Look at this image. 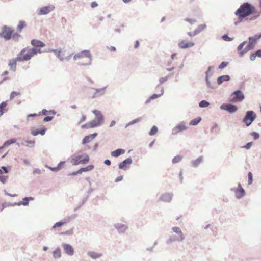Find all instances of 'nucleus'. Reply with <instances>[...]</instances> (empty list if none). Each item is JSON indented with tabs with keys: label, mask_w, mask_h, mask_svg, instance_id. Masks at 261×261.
Segmentation results:
<instances>
[{
	"label": "nucleus",
	"mask_w": 261,
	"mask_h": 261,
	"mask_svg": "<svg viewBox=\"0 0 261 261\" xmlns=\"http://www.w3.org/2000/svg\"><path fill=\"white\" fill-rule=\"evenodd\" d=\"M256 12V9L253 6L248 3H243L235 12V15L238 16L239 20L234 22L235 25H238L244 18Z\"/></svg>",
	"instance_id": "nucleus-1"
},
{
	"label": "nucleus",
	"mask_w": 261,
	"mask_h": 261,
	"mask_svg": "<svg viewBox=\"0 0 261 261\" xmlns=\"http://www.w3.org/2000/svg\"><path fill=\"white\" fill-rule=\"evenodd\" d=\"M38 53H41L40 49L35 48H24L18 54L17 60H18L19 61L29 60Z\"/></svg>",
	"instance_id": "nucleus-2"
},
{
	"label": "nucleus",
	"mask_w": 261,
	"mask_h": 261,
	"mask_svg": "<svg viewBox=\"0 0 261 261\" xmlns=\"http://www.w3.org/2000/svg\"><path fill=\"white\" fill-rule=\"evenodd\" d=\"M73 58L75 60H80L81 65H86L90 64L91 55L89 51L84 50L75 55Z\"/></svg>",
	"instance_id": "nucleus-3"
},
{
	"label": "nucleus",
	"mask_w": 261,
	"mask_h": 261,
	"mask_svg": "<svg viewBox=\"0 0 261 261\" xmlns=\"http://www.w3.org/2000/svg\"><path fill=\"white\" fill-rule=\"evenodd\" d=\"M0 36L7 40L10 39L11 38L18 39L20 37L18 33L15 32L13 30L7 26H4L2 28Z\"/></svg>",
	"instance_id": "nucleus-4"
},
{
	"label": "nucleus",
	"mask_w": 261,
	"mask_h": 261,
	"mask_svg": "<svg viewBox=\"0 0 261 261\" xmlns=\"http://www.w3.org/2000/svg\"><path fill=\"white\" fill-rule=\"evenodd\" d=\"M89 160V156L87 154L84 153L82 155L73 157L71 159V163L73 165L85 164L88 163Z\"/></svg>",
	"instance_id": "nucleus-5"
},
{
	"label": "nucleus",
	"mask_w": 261,
	"mask_h": 261,
	"mask_svg": "<svg viewBox=\"0 0 261 261\" xmlns=\"http://www.w3.org/2000/svg\"><path fill=\"white\" fill-rule=\"evenodd\" d=\"M261 38V34L256 35L254 37L249 38V43L245 49L241 53V55H243L244 53L252 49L256 42Z\"/></svg>",
	"instance_id": "nucleus-6"
},
{
	"label": "nucleus",
	"mask_w": 261,
	"mask_h": 261,
	"mask_svg": "<svg viewBox=\"0 0 261 261\" xmlns=\"http://www.w3.org/2000/svg\"><path fill=\"white\" fill-rule=\"evenodd\" d=\"M93 113L95 114L96 119L89 122L91 126H92V127L94 128L99 126L102 124L103 121V116L99 111L96 110H93Z\"/></svg>",
	"instance_id": "nucleus-7"
},
{
	"label": "nucleus",
	"mask_w": 261,
	"mask_h": 261,
	"mask_svg": "<svg viewBox=\"0 0 261 261\" xmlns=\"http://www.w3.org/2000/svg\"><path fill=\"white\" fill-rule=\"evenodd\" d=\"M256 115L253 111H249L243 119V122L245 123L246 126H249L252 122L255 119Z\"/></svg>",
	"instance_id": "nucleus-8"
},
{
	"label": "nucleus",
	"mask_w": 261,
	"mask_h": 261,
	"mask_svg": "<svg viewBox=\"0 0 261 261\" xmlns=\"http://www.w3.org/2000/svg\"><path fill=\"white\" fill-rule=\"evenodd\" d=\"M244 98V96L240 90L234 92L230 96V101L231 102L241 101Z\"/></svg>",
	"instance_id": "nucleus-9"
},
{
	"label": "nucleus",
	"mask_w": 261,
	"mask_h": 261,
	"mask_svg": "<svg viewBox=\"0 0 261 261\" xmlns=\"http://www.w3.org/2000/svg\"><path fill=\"white\" fill-rule=\"evenodd\" d=\"M195 45V43L193 41L188 39H184L179 42L178 46L181 49H186L188 48L192 47Z\"/></svg>",
	"instance_id": "nucleus-10"
},
{
	"label": "nucleus",
	"mask_w": 261,
	"mask_h": 261,
	"mask_svg": "<svg viewBox=\"0 0 261 261\" xmlns=\"http://www.w3.org/2000/svg\"><path fill=\"white\" fill-rule=\"evenodd\" d=\"M54 51L61 60H68L71 57L69 53L66 50H54Z\"/></svg>",
	"instance_id": "nucleus-11"
},
{
	"label": "nucleus",
	"mask_w": 261,
	"mask_h": 261,
	"mask_svg": "<svg viewBox=\"0 0 261 261\" xmlns=\"http://www.w3.org/2000/svg\"><path fill=\"white\" fill-rule=\"evenodd\" d=\"M206 28V25L205 24L199 25L198 27L193 32H188V35L190 37L194 36L205 30Z\"/></svg>",
	"instance_id": "nucleus-12"
},
{
	"label": "nucleus",
	"mask_w": 261,
	"mask_h": 261,
	"mask_svg": "<svg viewBox=\"0 0 261 261\" xmlns=\"http://www.w3.org/2000/svg\"><path fill=\"white\" fill-rule=\"evenodd\" d=\"M221 109L232 113L237 111L238 108L235 105L232 104H223L221 106Z\"/></svg>",
	"instance_id": "nucleus-13"
},
{
	"label": "nucleus",
	"mask_w": 261,
	"mask_h": 261,
	"mask_svg": "<svg viewBox=\"0 0 261 261\" xmlns=\"http://www.w3.org/2000/svg\"><path fill=\"white\" fill-rule=\"evenodd\" d=\"M172 230L175 233H176L177 234H178V238H176V239H170L169 240V241L170 242H172V241H175V240L182 241L183 240H184L185 237H184L181 229H180V228H179L178 227H174L172 228Z\"/></svg>",
	"instance_id": "nucleus-14"
},
{
	"label": "nucleus",
	"mask_w": 261,
	"mask_h": 261,
	"mask_svg": "<svg viewBox=\"0 0 261 261\" xmlns=\"http://www.w3.org/2000/svg\"><path fill=\"white\" fill-rule=\"evenodd\" d=\"M2 168L4 170V172L0 174V181L4 184L7 182L8 178V176L7 175L8 171L4 166H3Z\"/></svg>",
	"instance_id": "nucleus-15"
},
{
	"label": "nucleus",
	"mask_w": 261,
	"mask_h": 261,
	"mask_svg": "<svg viewBox=\"0 0 261 261\" xmlns=\"http://www.w3.org/2000/svg\"><path fill=\"white\" fill-rule=\"evenodd\" d=\"M132 162V160L131 158L126 159L119 164V168L120 169L126 170L131 164Z\"/></svg>",
	"instance_id": "nucleus-16"
},
{
	"label": "nucleus",
	"mask_w": 261,
	"mask_h": 261,
	"mask_svg": "<svg viewBox=\"0 0 261 261\" xmlns=\"http://www.w3.org/2000/svg\"><path fill=\"white\" fill-rule=\"evenodd\" d=\"M46 128L45 127H43L41 129H39L38 128H33L31 129V134L33 136H37L39 134H40L41 135H44L45 133V132L46 130Z\"/></svg>",
	"instance_id": "nucleus-17"
},
{
	"label": "nucleus",
	"mask_w": 261,
	"mask_h": 261,
	"mask_svg": "<svg viewBox=\"0 0 261 261\" xmlns=\"http://www.w3.org/2000/svg\"><path fill=\"white\" fill-rule=\"evenodd\" d=\"M187 129V127L185 126V125L183 123L179 124L178 125L175 126L172 130V133L173 134H177L178 132L186 130Z\"/></svg>",
	"instance_id": "nucleus-18"
},
{
	"label": "nucleus",
	"mask_w": 261,
	"mask_h": 261,
	"mask_svg": "<svg viewBox=\"0 0 261 261\" xmlns=\"http://www.w3.org/2000/svg\"><path fill=\"white\" fill-rule=\"evenodd\" d=\"M97 133H94L93 134H91L90 135L86 136L83 139L82 143L83 144H85L90 142L96 136H97Z\"/></svg>",
	"instance_id": "nucleus-19"
},
{
	"label": "nucleus",
	"mask_w": 261,
	"mask_h": 261,
	"mask_svg": "<svg viewBox=\"0 0 261 261\" xmlns=\"http://www.w3.org/2000/svg\"><path fill=\"white\" fill-rule=\"evenodd\" d=\"M63 248L65 252L69 255H72L74 253V250L71 246L69 244H64Z\"/></svg>",
	"instance_id": "nucleus-20"
},
{
	"label": "nucleus",
	"mask_w": 261,
	"mask_h": 261,
	"mask_svg": "<svg viewBox=\"0 0 261 261\" xmlns=\"http://www.w3.org/2000/svg\"><path fill=\"white\" fill-rule=\"evenodd\" d=\"M245 192L240 184L238 186V189L236 192V195L238 198H241L245 195Z\"/></svg>",
	"instance_id": "nucleus-21"
},
{
	"label": "nucleus",
	"mask_w": 261,
	"mask_h": 261,
	"mask_svg": "<svg viewBox=\"0 0 261 261\" xmlns=\"http://www.w3.org/2000/svg\"><path fill=\"white\" fill-rule=\"evenodd\" d=\"M52 9H53V8H51L50 6L43 7L40 8V9L39 10L38 14L39 15L47 14Z\"/></svg>",
	"instance_id": "nucleus-22"
},
{
	"label": "nucleus",
	"mask_w": 261,
	"mask_h": 261,
	"mask_svg": "<svg viewBox=\"0 0 261 261\" xmlns=\"http://www.w3.org/2000/svg\"><path fill=\"white\" fill-rule=\"evenodd\" d=\"M31 44L35 47H43L45 46V44L42 41L36 39L31 41Z\"/></svg>",
	"instance_id": "nucleus-23"
},
{
	"label": "nucleus",
	"mask_w": 261,
	"mask_h": 261,
	"mask_svg": "<svg viewBox=\"0 0 261 261\" xmlns=\"http://www.w3.org/2000/svg\"><path fill=\"white\" fill-rule=\"evenodd\" d=\"M17 61H19L18 60H17V57L9 61L8 64L10 66V69L13 71H15L16 70V64Z\"/></svg>",
	"instance_id": "nucleus-24"
},
{
	"label": "nucleus",
	"mask_w": 261,
	"mask_h": 261,
	"mask_svg": "<svg viewBox=\"0 0 261 261\" xmlns=\"http://www.w3.org/2000/svg\"><path fill=\"white\" fill-rule=\"evenodd\" d=\"M125 153V150L123 149H118L111 152V155L113 157H118L119 155Z\"/></svg>",
	"instance_id": "nucleus-25"
},
{
	"label": "nucleus",
	"mask_w": 261,
	"mask_h": 261,
	"mask_svg": "<svg viewBox=\"0 0 261 261\" xmlns=\"http://www.w3.org/2000/svg\"><path fill=\"white\" fill-rule=\"evenodd\" d=\"M7 106V101H3L0 103V116H1L4 113L7 111V109H6Z\"/></svg>",
	"instance_id": "nucleus-26"
},
{
	"label": "nucleus",
	"mask_w": 261,
	"mask_h": 261,
	"mask_svg": "<svg viewBox=\"0 0 261 261\" xmlns=\"http://www.w3.org/2000/svg\"><path fill=\"white\" fill-rule=\"evenodd\" d=\"M230 79V77L228 75H222L219 76L217 79V83L219 85L222 84L224 81H228Z\"/></svg>",
	"instance_id": "nucleus-27"
},
{
	"label": "nucleus",
	"mask_w": 261,
	"mask_h": 261,
	"mask_svg": "<svg viewBox=\"0 0 261 261\" xmlns=\"http://www.w3.org/2000/svg\"><path fill=\"white\" fill-rule=\"evenodd\" d=\"M16 141H17V140L15 138H13V139L8 140L4 143V146L2 147L3 148L4 147H7L13 143H15L16 142Z\"/></svg>",
	"instance_id": "nucleus-28"
},
{
	"label": "nucleus",
	"mask_w": 261,
	"mask_h": 261,
	"mask_svg": "<svg viewBox=\"0 0 261 261\" xmlns=\"http://www.w3.org/2000/svg\"><path fill=\"white\" fill-rule=\"evenodd\" d=\"M257 56L261 57V50H258L255 54H251L250 56V59L251 60L253 61Z\"/></svg>",
	"instance_id": "nucleus-29"
},
{
	"label": "nucleus",
	"mask_w": 261,
	"mask_h": 261,
	"mask_svg": "<svg viewBox=\"0 0 261 261\" xmlns=\"http://www.w3.org/2000/svg\"><path fill=\"white\" fill-rule=\"evenodd\" d=\"M33 200V198L32 197L24 198L22 199V201L19 203V205L22 204L23 205H27L29 203V200Z\"/></svg>",
	"instance_id": "nucleus-30"
},
{
	"label": "nucleus",
	"mask_w": 261,
	"mask_h": 261,
	"mask_svg": "<svg viewBox=\"0 0 261 261\" xmlns=\"http://www.w3.org/2000/svg\"><path fill=\"white\" fill-rule=\"evenodd\" d=\"M94 166L92 165H90L86 167L80 168L81 173L83 172H87L92 170L94 168Z\"/></svg>",
	"instance_id": "nucleus-31"
},
{
	"label": "nucleus",
	"mask_w": 261,
	"mask_h": 261,
	"mask_svg": "<svg viewBox=\"0 0 261 261\" xmlns=\"http://www.w3.org/2000/svg\"><path fill=\"white\" fill-rule=\"evenodd\" d=\"M202 160H203V158L202 156H200V157L198 158L196 160H195V161H194L193 162L192 164H193V166L197 167L202 162Z\"/></svg>",
	"instance_id": "nucleus-32"
},
{
	"label": "nucleus",
	"mask_w": 261,
	"mask_h": 261,
	"mask_svg": "<svg viewBox=\"0 0 261 261\" xmlns=\"http://www.w3.org/2000/svg\"><path fill=\"white\" fill-rule=\"evenodd\" d=\"M201 119L200 117L196 118L192 120L190 122V125H196L201 121Z\"/></svg>",
	"instance_id": "nucleus-33"
},
{
	"label": "nucleus",
	"mask_w": 261,
	"mask_h": 261,
	"mask_svg": "<svg viewBox=\"0 0 261 261\" xmlns=\"http://www.w3.org/2000/svg\"><path fill=\"white\" fill-rule=\"evenodd\" d=\"M61 256V253L60 250L58 248L56 249L54 252H53V256L55 258H59Z\"/></svg>",
	"instance_id": "nucleus-34"
},
{
	"label": "nucleus",
	"mask_w": 261,
	"mask_h": 261,
	"mask_svg": "<svg viewBox=\"0 0 261 261\" xmlns=\"http://www.w3.org/2000/svg\"><path fill=\"white\" fill-rule=\"evenodd\" d=\"M88 255L92 258L96 259L97 258L100 257L101 256V254H98L94 252H90L88 253Z\"/></svg>",
	"instance_id": "nucleus-35"
},
{
	"label": "nucleus",
	"mask_w": 261,
	"mask_h": 261,
	"mask_svg": "<svg viewBox=\"0 0 261 261\" xmlns=\"http://www.w3.org/2000/svg\"><path fill=\"white\" fill-rule=\"evenodd\" d=\"M25 26V23L24 21H20L18 26L17 30L20 32L22 29Z\"/></svg>",
	"instance_id": "nucleus-36"
},
{
	"label": "nucleus",
	"mask_w": 261,
	"mask_h": 261,
	"mask_svg": "<svg viewBox=\"0 0 261 261\" xmlns=\"http://www.w3.org/2000/svg\"><path fill=\"white\" fill-rule=\"evenodd\" d=\"M158 128L156 126H153L150 131L149 132V134L150 135V136H152V135H155V134H156V133L158 132Z\"/></svg>",
	"instance_id": "nucleus-37"
},
{
	"label": "nucleus",
	"mask_w": 261,
	"mask_h": 261,
	"mask_svg": "<svg viewBox=\"0 0 261 261\" xmlns=\"http://www.w3.org/2000/svg\"><path fill=\"white\" fill-rule=\"evenodd\" d=\"M55 114V113L54 111H47L46 110V109H43L41 113V115H49V114Z\"/></svg>",
	"instance_id": "nucleus-38"
},
{
	"label": "nucleus",
	"mask_w": 261,
	"mask_h": 261,
	"mask_svg": "<svg viewBox=\"0 0 261 261\" xmlns=\"http://www.w3.org/2000/svg\"><path fill=\"white\" fill-rule=\"evenodd\" d=\"M209 105V103L205 101V100H202L199 103V106L201 108H205L208 107Z\"/></svg>",
	"instance_id": "nucleus-39"
},
{
	"label": "nucleus",
	"mask_w": 261,
	"mask_h": 261,
	"mask_svg": "<svg viewBox=\"0 0 261 261\" xmlns=\"http://www.w3.org/2000/svg\"><path fill=\"white\" fill-rule=\"evenodd\" d=\"M20 94L19 92L13 91L11 93L10 99H13L15 97L18 96Z\"/></svg>",
	"instance_id": "nucleus-40"
},
{
	"label": "nucleus",
	"mask_w": 261,
	"mask_h": 261,
	"mask_svg": "<svg viewBox=\"0 0 261 261\" xmlns=\"http://www.w3.org/2000/svg\"><path fill=\"white\" fill-rule=\"evenodd\" d=\"M81 127L83 129H90L93 128L92 126H91L90 122H88L84 125H82L81 126Z\"/></svg>",
	"instance_id": "nucleus-41"
},
{
	"label": "nucleus",
	"mask_w": 261,
	"mask_h": 261,
	"mask_svg": "<svg viewBox=\"0 0 261 261\" xmlns=\"http://www.w3.org/2000/svg\"><path fill=\"white\" fill-rule=\"evenodd\" d=\"M181 159H182L181 156H179V155L175 156L172 160V162L173 163H177L180 162L181 161Z\"/></svg>",
	"instance_id": "nucleus-42"
},
{
	"label": "nucleus",
	"mask_w": 261,
	"mask_h": 261,
	"mask_svg": "<svg viewBox=\"0 0 261 261\" xmlns=\"http://www.w3.org/2000/svg\"><path fill=\"white\" fill-rule=\"evenodd\" d=\"M248 184L251 185L253 181V176L251 172H249L248 173Z\"/></svg>",
	"instance_id": "nucleus-43"
},
{
	"label": "nucleus",
	"mask_w": 261,
	"mask_h": 261,
	"mask_svg": "<svg viewBox=\"0 0 261 261\" xmlns=\"http://www.w3.org/2000/svg\"><path fill=\"white\" fill-rule=\"evenodd\" d=\"M64 162H60L58 166L56 168H52V170L53 171H57V170H60L61 168H62V166L64 164Z\"/></svg>",
	"instance_id": "nucleus-44"
},
{
	"label": "nucleus",
	"mask_w": 261,
	"mask_h": 261,
	"mask_svg": "<svg viewBox=\"0 0 261 261\" xmlns=\"http://www.w3.org/2000/svg\"><path fill=\"white\" fill-rule=\"evenodd\" d=\"M228 62H222L219 66V68L220 69H223L224 68L226 67L228 65Z\"/></svg>",
	"instance_id": "nucleus-45"
},
{
	"label": "nucleus",
	"mask_w": 261,
	"mask_h": 261,
	"mask_svg": "<svg viewBox=\"0 0 261 261\" xmlns=\"http://www.w3.org/2000/svg\"><path fill=\"white\" fill-rule=\"evenodd\" d=\"M251 135L253 137L254 140H256L259 137V135L256 132H252L251 133Z\"/></svg>",
	"instance_id": "nucleus-46"
},
{
	"label": "nucleus",
	"mask_w": 261,
	"mask_h": 261,
	"mask_svg": "<svg viewBox=\"0 0 261 261\" xmlns=\"http://www.w3.org/2000/svg\"><path fill=\"white\" fill-rule=\"evenodd\" d=\"M64 224V222H57L54 225L53 228H56V227H60V226L63 225Z\"/></svg>",
	"instance_id": "nucleus-47"
},
{
	"label": "nucleus",
	"mask_w": 261,
	"mask_h": 261,
	"mask_svg": "<svg viewBox=\"0 0 261 261\" xmlns=\"http://www.w3.org/2000/svg\"><path fill=\"white\" fill-rule=\"evenodd\" d=\"M81 173H81V170H80V169L79 170H77V171H74V172H72V173H70V174H69V175L75 176V175H77V174H81Z\"/></svg>",
	"instance_id": "nucleus-48"
},
{
	"label": "nucleus",
	"mask_w": 261,
	"mask_h": 261,
	"mask_svg": "<svg viewBox=\"0 0 261 261\" xmlns=\"http://www.w3.org/2000/svg\"><path fill=\"white\" fill-rule=\"evenodd\" d=\"M245 43H246V42H245V41H244V42H243V43H241V44L239 45V46L238 47V50L239 51H241V50L242 49V48H243V46H244V45H245Z\"/></svg>",
	"instance_id": "nucleus-49"
},
{
	"label": "nucleus",
	"mask_w": 261,
	"mask_h": 261,
	"mask_svg": "<svg viewBox=\"0 0 261 261\" xmlns=\"http://www.w3.org/2000/svg\"><path fill=\"white\" fill-rule=\"evenodd\" d=\"M53 118V117L46 116L44 118L43 121L44 122H48V121L51 120Z\"/></svg>",
	"instance_id": "nucleus-50"
},
{
	"label": "nucleus",
	"mask_w": 261,
	"mask_h": 261,
	"mask_svg": "<svg viewBox=\"0 0 261 261\" xmlns=\"http://www.w3.org/2000/svg\"><path fill=\"white\" fill-rule=\"evenodd\" d=\"M107 48L111 52L116 51V48L114 46H108Z\"/></svg>",
	"instance_id": "nucleus-51"
},
{
	"label": "nucleus",
	"mask_w": 261,
	"mask_h": 261,
	"mask_svg": "<svg viewBox=\"0 0 261 261\" xmlns=\"http://www.w3.org/2000/svg\"><path fill=\"white\" fill-rule=\"evenodd\" d=\"M160 96V95H158V94H153L150 98H149V100H151V99H154L158 97H159Z\"/></svg>",
	"instance_id": "nucleus-52"
},
{
	"label": "nucleus",
	"mask_w": 261,
	"mask_h": 261,
	"mask_svg": "<svg viewBox=\"0 0 261 261\" xmlns=\"http://www.w3.org/2000/svg\"><path fill=\"white\" fill-rule=\"evenodd\" d=\"M185 20L186 21H188L190 23L192 24L193 23H194L196 22V20H194V19H189V18H187V19H186Z\"/></svg>",
	"instance_id": "nucleus-53"
},
{
	"label": "nucleus",
	"mask_w": 261,
	"mask_h": 261,
	"mask_svg": "<svg viewBox=\"0 0 261 261\" xmlns=\"http://www.w3.org/2000/svg\"><path fill=\"white\" fill-rule=\"evenodd\" d=\"M167 79H168V77L161 78L160 80V83L161 84L163 83L167 80Z\"/></svg>",
	"instance_id": "nucleus-54"
},
{
	"label": "nucleus",
	"mask_w": 261,
	"mask_h": 261,
	"mask_svg": "<svg viewBox=\"0 0 261 261\" xmlns=\"http://www.w3.org/2000/svg\"><path fill=\"white\" fill-rule=\"evenodd\" d=\"M252 143L251 142H249V143H248L246 146H245V147L246 148V149H249L251 146H252Z\"/></svg>",
	"instance_id": "nucleus-55"
},
{
	"label": "nucleus",
	"mask_w": 261,
	"mask_h": 261,
	"mask_svg": "<svg viewBox=\"0 0 261 261\" xmlns=\"http://www.w3.org/2000/svg\"><path fill=\"white\" fill-rule=\"evenodd\" d=\"M91 6L92 8H95L98 6V4L96 2H92Z\"/></svg>",
	"instance_id": "nucleus-56"
},
{
	"label": "nucleus",
	"mask_w": 261,
	"mask_h": 261,
	"mask_svg": "<svg viewBox=\"0 0 261 261\" xmlns=\"http://www.w3.org/2000/svg\"><path fill=\"white\" fill-rule=\"evenodd\" d=\"M34 174H40L41 173V170L38 169H35L33 171Z\"/></svg>",
	"instance_id": "nucleus-57"
},
{
	"label": "nucleus",
	"mask_w": 261,
	"mask_h": 261,
	"mask_svg": "<svg viewBox=\"0 0 261 261\" xmlns=\"http://www.w3.org/2000/svg\"><path fill=\"white\" fill-rule=\"evenodd\" d=\"M86 116L85 115H83L80 121V123L85 121L86 120Z\"/></svg>",
	"instance_id": "nucleus-58"
},
{
	"label": "nucleus",
	"mask_w": 261,
	"mask_h": 261,
	"mask_svg": "<svg viewBox=\"0 0 261 261\" xmlns=\"http://www.w3.org/2000/svg\"><path fill=\"white\" fill-rule=\"evenodd\" d=\"M139 45H140V43H139V41H138V40L136 41L135 44V46H134L135 48H137L139 46Z\"/></svg>",
	"instance_id": "nucleus-59"
},
{
	"label": "nucleus",
	"mask_w": 261,
	"mask_h": 261,
	"mask_svg": "<svg viewBox=\"0 0 261 261\" xmlns=\"http://www.w3.org/2000/svg\"><path fill=\"white\" fill-rule=\"evenodd\" d=\"M41 115V112L39 113V114H30L28 115V117H34V116H39Z\"/></svg>",
	"instance_id": "nucleus-60"
},
{
	"label": "nucleus",
	"mask_w": 261,
	"mask_h": 261,
	"mask_svg": "<svg viewBox=\"0 0 261 261\" xmlns=\"http://www.w3.org/2000/svg\"><path fill=\"white\" fill-rule=\"evenodd\" d=\"M123 178V176H119L116 179H115V181L116 182H118L120 180H121Z\"/></svg>",
	"instance_id": "nucleus-61"
},
{
	"label": "nucleus",
	"mask_w": 261,
	"mask_h": 261,
	"mask_svg": "<svg viewBox=\"0 0 261 261\" xmlns=\"http://www.w3.org/2000/svg\"><path fill=\"white\" fill-rule=\"evenodd\" d=\"M105 163L107 165H110L111 164V161L109 160H106L105 161Z\"/></svg>",
	"instance_id": "nucleus-62"
},
{
	"label": "nucleus",
	"mask_w": 261,
	"mask_h": 261,
	"mask_svg": "<svg viewBox=\"0 0 261 261\" xmlns=\"http://www.w3.org/2000/svg\"><path fill=\"white\" fill-rule=\"evenodd\" d=\"M115 121L113 120L111 121V123H110V127H112L115 124Z\"/></svg>",
	"instance_id": "nucleus-63"
},
{
	"label": "nucleus",
	"mask_w": 261,
	"mask_h": 261,
	"mask_svg": "<svg viewBox=\"0 0 261 261\" xmlns=\"http://www.w3.org/2000/svg\"><path fill=\"white\" fill-rule=\"evenodd\" d=\"M8 74V71H5V72L3 73V75H7Z\"/></svg>",
	"instance_id": "nucleus-64"
}]
</instances>
